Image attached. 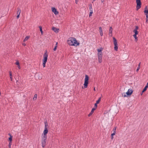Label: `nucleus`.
I'll use <instances>...</instances> for the list:
<instances>
[{
	"mask_svg": "<svg viewBox=\"0 0 148 148\" xmlns=\"http://www.w3.org/2000/svg\"><path fill=\"white\" fill-rule=\"evenodd\" d=\"M67 43L71 46H78L79 44V42L77 41L76 39L74 37H71L69 38L67 41Z\"/></svg>",
	"mask_w": 148,
	"mask_h": 148,
	"instance_id": "obj_1",
	"label": "nucleus"
},
{
	"mask_svg": "<svg viewBox=\"0 0 148 148\" xmlns=\"http://www.w3.org/2000/svg\"><path fill=\"white\" fill-rule=\"evenodd\" d=\"M48 56V53L47 51V50H46L45 51V53L43 55V59H42V65L43 67H45V64L47 61Z\"/></svg>",
	"mask_w": 148,
	"mask_h": 148,
	"instance_id": "obj_2",
	"label": "nucleus"
},
{
	"mask_svg": "<svg viewBox=\"0 0 148 148\" xmlns=\"http://www.w3.org/2000/svg\"><path fill=\"white\" fill-rule=\"evenodd\" d=\"M45 130L43 131V134L42 136H44L45 137H47V134L48 131L47 129V127L48 126L47 123V122H45Z\"/></svg>",
	"mask_w": 148,
	"mask_h": 148,
	"instance_id": "obj_3",
	"label": "nucleus"
},
{
	"mask_svg": "<svg viewBox=\"0 0 148 148\" xmlns=\"http://www.w3.org/2000/svg\"><path fill=\"white\" fill-rule=\"evenodd\" d=\"M47 139V137L42 136L41 144L42 147H44L46 145Z\"/></svg>",
	"mask_w": 148,
	"mask_h": 148,
	"instance_id": "obj_4",
	"label": "nucleus"
},
{
	"mask_svg": "<svg viewBox=\"0 0 148 148\" xmlns=\"http://www.w3.org/2000/svg\"><path fill=\"white\" fill-rule=\"evenodd\" d=\"M89 77L88 76L86 75H85V78L84 80V88H86L88 86V83Z\"/></svg>",
	"mask_w": 148,
	"mask_h": 148,
	"instance_id": "obj_5",
	"label": "nucleus"
},
{
	"mask_svg": "<svg viewBox=\"0 0 148 148\" xmlns=\"http://www.w3.org/2000/svg\"><path fill=\"white\" fill-rule=\"evenodd\" d=\"M136 2L137 4L136 7V10H138L140 8L141 5V2L140 0H136Z\"/></svg>",
	"mask_w": 148,
	"mask_h": 148,
	"instance_id": "obj_6",
	"label": "nucleus"
},
{
	"mask_svg": "<svg viewBox=\"0 0 148 148\" xmlns=\"http://www.w3.org/2000/svg\"><path fill=\"white\" fill-rule=\"evenodd\" d=\"M103 48L101 47L100 49H97V51H98V56H102L103 54L102 51L103 50Z\"/></svg>",
	"mask_w": 148,
	"mask_h": 148,
	"instance_id": "obj_7",
	"label": "nucleus"
},
{
	"mask_svg": "<svg viewBox=\"0 0 148 148\" xmlns=\"http://www.w3.org/2000/svg\"><path fill=\"white\" fill-rule=\"evenodd\" d=\"M52 12H53L55 15H57L59 13L57 11L56 9L55 8H52Z\"/></svg>",
	"mask_w": 148,
	"mask_h": 148,
	"instance_id": "obj_8",
	"label": "nucleus"
},
{
	"mask_svg": "<svg viewBox=\"0 0 148 148\" xmlns=\"http://www.w3.org/2000/svg\"><path fill=\"white\" fill-rule=\"evenodd\" d=\"M133 91L131 89H129L127 92L126 93L127 95H130L132 93Z\"/></svg>",
	"mask_w": 148,
	"mask_h": 148,
	"instance_id": "obj_9",
	"label": "nucleus"
},
{
	"mask_svg": "<svg viewBox=\"0 0 148 148\" xmlns=\"http://www.w3.org/2000/svg\"><path fill=\"white\" fill-rule=\"evenodd\" d=\"M113 31V29L112 27H110V29L109 30V35L110 36H112V32Z\"/></svg>",
	"mask_w": 148,
	"mask_h": 148,
	"instance_id": "obj_10",
	"label": "nucleus"
},
{
	"mask_svg": "<svg viewBox=\"0 0 148 148\" xmlns=\"http://www.w3.org/2000/svg\"><path fill=\"white\" fill-rule=\"evenodd\" d=\"M52 30L56 33H58L59 31V29L57 28L54 27H53L52 28Z\"/></svg>",
	"mask_w": 148,
	"mask_h": 148,
	"instance_id": "obj_11",
	"label": "nucleus"
},
{
	"mask_svg": "<svg viewBox=\"0 0 148 148\" xmlns=\"http://www.w3.org/2000/svg\"><path fill=\"white\" fill-rule=\"evenodd\" d=\"M148 88V82L147 83V84L145 88H144L143 90H142V93L141 94V95H142L143 94V93L145 92V91L146 90H147V88Z\"/></svg>",
	"mask_w": 148,
	"mask_h": 148,
	"instance_id": "obj_12",
	"label": "nucleus"
},
{
	"mask_svg": "<svg viewBox=\"0 0 148 148\" xmlns=\"http://www.w3.org/2000/svg\"><path fill=\"white\" fill-rule=\"evenodd\" d=\"M113 40H114V46H117V41L116 39L114 38H113Z\"/></svg>",
	"mask_w": 148,
	"mask_h": 148,
	"instance_id": "obj_13",
	"label": "nucleus"
},
{
	"mask_svg": "<svg viewBox=\"0 0 148 148\" xmlns=\"http://www.w3.org/2000/svg\"><path fill=\"white\" fill-rule=\"evenodd\" d=\"M95 110V108H92L90 113L88 114V116H90L93 113L94 111Z\"/></svg>",
	"mask_w": 148,
	"mask_h": 148,
	"instance_id": "obj_14",
	"label": "nucleus"
},
{
	"mask_svg": "<svg viewBox=\"0 0 148 148\" xmlns=\"http://www.w3.org/2000/svg\"><path fill=\"white\" fill-rule=\"evenodd\" d=\"M98 62L101 63L102 62V56H98Z\"/></svg>",
	"mask_w": 148,
	"mask_h": 148,
	"instance_id": "obj_15",
	"label": "nucleus"
},
{
	"mask_svg": "<svg viewBox=\"0 0 148 148\" xmlns=\"http://www.w3.org/2000/svg\"><path fill=\"white\" fill-rule=\"evenodd\" d=\"M8 135H10V137L9 138V142H11L12 141V136L11 135V134H9Z\"/></svg>",
	"mask_w": 148,
	"mask_h": 148,
	"instance_id": "obj_16",
	"label": "nucleus"
},
{
	"mask_svg": "<svg viewBox=\"0 0 148 148\" xmlns=\"http://www.w3.org/2000/svg\"><path fill=\"white\" fill-rule=\"evenodd\" d=\"M17 15H20V13L21 12V10L19 8H17Z\"/></svg>",
	"mask_w": 148,
	"mask_h": 148,
	"instance_id": "obj_17",
	"label": "nucleus"
},
{
	"mask_svg": "<svg viewBox=\"0 0 148 148\" xmlns=\"http://www.w3.org/2000/svg\"><path fill=\"white\" fill-rule=\"evenodd\" d=\"M144 12L146 14H148V10L147 9V7L146 6L145 8V10L144 11Z\"/></svg>",
	"mask_w": 148,
	"mask_h": 148,
	"instance_id": "obj_18",
	"label": "nucleus"
},
{
	"mask_svg": "<svg viewBox=\"0 0 148 148\" xmlns=\"http://www.w3.org/2000/svg\"><path fill=\"white\" fill-rule=\"evenodd\" d=\"M39 27L40 29V30L41 32V33L42 35L43 34V33L42 30V27L41 26H39Z\"/></svg>",
	"mask_w": 148,
	"mask_h": 148,
	"instance_id": "obj_19",
	"label": "nucleus"
},
{
	"mask_svg": "<svg viewBox=\"0 0 148 148\" xmlns=\"http://www.w3.org/2000/svg\"><path fill=\"white\" fill-rule=\"evenodd\" d=\"M133 32L134 33V36L137 35L138 33V32L136 30H134Z\"/></svg>",
	"mask_w": 148,
	"mask_h": 148,
	"instance_id": "obj_20",
	"label": "nucleus"
},
{
	"mask_svg": "<svg viewBox=\"0 0 148 148\" xmlns=\"http://www.w3.org/2000/svg\"><path fill=\"white\" fill-rule=\"evenodd\" d=\"M140 62L139 64L138 65V67L137 68V69H136V71L137 72H138L140 68Z\"/></svg>",
	"mask_w": 148,
	"mask_h": 148,
	"instance_id": "obj_21",
	"label": "nucleus"
},
{
	"mask_svg": "<svg viewBox=\"0 0 148 148\" xmlns=\"http://www.w3.org/2000/svg\"><path fill=\"white\" fill-rule=\"evenodd\" d=\"M37 94H35V95H34V97H33V100H36L37 99Z\"/></svg>",
	"mask_w": 148,
	"mask_h": 148,
	"instance_id": "obj_22",
	"label": "nucleus"
},
{
	"mask_svg": "<svg viewBox=\"0 0 148 148\" xmlns=\"http://www.w3.org/2000/svg\"><path fill=\"white\" fill-rule=\"evenodd\" d=\"M29 38V36H27L24 39L23 41L24 42H25Z\"/></svg>",
	"mask_w": 148,
	"mask_h": 148,
	"instance_id": "obj_23",
	"label": "nucleus"
},
{
	"mask_svg": "<svg viewBox=\"0 0 148 148\" xmlns=\"http://www.w3.org/2000/svg\"><path fill=\"white\" fill-rule=\"evenodd\" d=\"M101 97L99 98V99H98L97 101H96V103L97 104L99 103L100 101H101Z\"/></svg>",
	"mask_w": 148,
	"mask_h": 148,
	"instance_id": "obj_24",
	"label": "nucleus"
},
{
	"mask_svg": "<svg viewBox=\"0 0 148 148\" xmlns=\"http://www.w3.org/2000/svg\"><path fill=\"white\" fill-rule=\"evenodd\" d=\"M115 134H114V133H112L111 135V138L112 140L113 139L114 137L113 136L114 135H115Z\"/></svg>",
	"mask_w": 148,
	"mask_h": 148,
	"instance_id": "obj_25",
	"label": "nucleus"
},
{
	"mask_svg": "<svg viewBox=\"0 0 148 148\" xmlns=\"http://www.w3.org/2000/svg\"><path fill=\"white\" fill-rule=\"evenodd\" d=\"M116 127H114L113 129V133H114V134H115L116 132Z\"/></svg>",
	"mask_w": 148,
	"mask_h": 148,
	"instance_id": "obj_26",
	"label": "nucleus"
},
{
	"mask_svg": "<svg viewBox=\"0 0 148 148\" xmlns=\"http://www.w3.org/2000/svg\"><path fill=\"white\" fill-rule=\"evenodd\" d=\"M97 104L95 103L94 105V107L93 108H95V110H96L97 106Z\"/></svg>",
	"mask_w": 148,
	"mask_h": 148,
	"instance_id": "obj_27",
	"label": "nucleus"
},
{
	"mask_svg": "<svg viewBox=\"0 0 148 148\" xmlns=\"http://www.w3.org/2000/svg\"><path fill=\"white\" fill-rule=\"evenodd\" d=\"M12 145V142H9V143L8 144V147L9 148H11V146Z\"/></svg>",
	"mask_w": 148,
	"mask_h": 148,
	"instance_id": "obj_28",
	"label": "nucleus"
},
{
	"mask_svg": "<svg viewBox=\"0 0 148 148\" xmlns=\"http://www.w3.org/2000/svg\"><path fill=\"white\" fill-rule=\"evenodd\" d=\"M99 32H102V29L101 27H99Z\"/></svg>",
	"mask_w": 148,
	"mask_h": 148,
	"instance_id": "obj_29",
	"label": "nucleus"
},
{
	"mask_svg": "<svg viewBox=\"0 0 148 148\" xmlns=\"http://www.w3.org/2000/svg\"><path fill=\"white\" fill-rule=\"evenodd\" d=\"M15 64L16 65H17L20 64L19 62V61L18 60H17L16 61V62L15 63Z\"/></svg>",
	"mask_w": 148,
	"mask_h": 148,
	"instance_id": "obj_30",
	"label": "nucleus"
},
{
	"mask_svg": "<svg viewBox=\"0 0 148 148\" xmlns=\"http://www.w3.org/2000/svg\"><path fill=\"white\" fill-rule=\"evenodd\" d=\"M9 75L10 76V77H12V75L11 71H10L9 72Z\"/></svg>",
	"mask_w": 148,
	"mask_h": 148,
	"instance_id": "obj_31",
	"label": "nucleus"
},
{
	"mask_svg": "<svg viewBox=\"0 0 148 148\" xmlns=\"http://www.w3.org/2000/svg\"><path fill=\"white\" fill-rule=\"evenodd\" d=\"M93 13L92 11H90L89 13V16L90 17L92 15V14Z\"/></svg>",
	"mask_w": 148,
	"mask_h": 148,
	"instance_id": "obj_32",
	"label": "nucleus"
},
{
	"mask_svg": "<svg viewBox=\"0 0 148 148\" xmlns=\"http://www.w3.org/2000/svg\"><path fill=\"white\" fill-rule=\"evenodd\" d=\"M133 36L134 37L135 40H137L138 38L136 36V35L134 36V35Z\"/></svg>",
	"mask_w": 148,
	"mask_h": 148,
	"instance_id": "obj_33",
	"label": "nucleus"
},
{
	"mask_svg": "<svg viewBox=\"0 0 148 148\" xmlns=\"http://www.w3.org/2000/svg\"><path fill=\"white\" fill-rule=\"evenodd\" d=\"M89 9L90 8H92V5L91 4H89Z\"/></svg>",
	"mask_w": 148,
	"mask_h": 148,
	"instance_id": "obj_34",
	"label": "nucleus"
},
{
	"mask_svg": "<svg viewBox=\"0 0 148 148\" xmlns=\"http://www.w3.org/2000/svg\"><path fill=\"white\" fill-rule=\"evenodd\" d=\"M114 49L115 50L117 51L118 49V47H114Z\"/></svg>",
	"mask_w": 148,
	"mask_h": 148,
	"instance_id": "obj_35",
	"label": "nucleus"
},
{
	"mask_svg": "<svg viewBox=\"0 0 148 148\" xmlns=\"http://www.w3.org/2000/svg\"><path fill=\"white\" fill-rule=\"evenodd\" d=\"M138 26H136L135 29L134 30H137L138 29Z\"/></svg>",
	"mask_w": 148,
	"mask_h": 148,
	"instance_id": "obj_36",
	"label": "nucleus"
},
{
	"mask_svg": "<svg viewBox=\"0 0 148 148\" xmlns=\"http://www.w3.org/2000/svg\"><path fill=\"white\" fill-rule=\"evenodd\" d=\"M100 34L101 36H102L103 35V32H100Z\"/></svg>",
	"mask_w": 148,
	"mask_h": 148,
	"instance_id": "obj_37",
	"label": "nucleus"
},
{
	"mask_svg": "<svg viewBox=\"0 0 148 148\" xmlns=\"http://www.w3.org/2000/svg\"><path fill=\"white\" fill-rule=\"evenodd\" d=\"M89 10L90 11H93V9H92V8H90L89 9Z\"/></svg>",
	"mask_w": 148,
	"mask_h": 148,
	"instance_id": "obj_38",
	"label": "nucleus"
},
{
	"mask_svg": "<svg viewBox=\"0 0 148 148\" xmlns=\"http://www.w3.org/2000/svg\"><path fill=\"white\" fill-rule=\"evenodd\" d=\"M57 47H54V48L53 49L54 51H56L57 49Z\"/></svg>",
	"mask_w": 148,
	"mask_h": 148,
	"instance_id": "obj_39",
	"label": "nucleus"
},
{
	"mask_svg": "<svg viewBox=\"0 0 148 148\" xmlns=\"http://www.w3.org/2000/svg\"><path fill=\"white\" fill-rule=\"evenodd\" d=\"M146 22L147 23H148V18H146Z\"/></svg>",
	"mask_w": 148,
	"mask_h": 148,
	"instance_id": "obj_40",
	"label": "nucleus"
},
{
	"mask_svg": "<svg viewBox=\"0 0 148 148\" xmlns=\"http://www.w3.org/2000/svg\"><path fill=\"white\" fill-rule=\"evenodd\" d=\"M18 68L19 69H21V67H20V64L19 65H18Z\"/></svg>",
	"mask_w": 148,
	"mask_h": 148,
	"instance_id": "obj_41",
	"label": "nucleus"
},
{
	"mask_svg": "<svg viewBox=\"0 0 148 148\" xmlns=\"http://www.w3.org/2000/svg\"><path fill=\"white\" fill-rule=\"evenodd\" d=\"M19 16H20V15H17V16H16L17 18H19Z\"/></svg>",
	"mask_w": 148,
	"mask_h": 148,
	"instance_id": "obj_42",
	"label": "nucleus"
},
{
	"mask_svg": "<svg viewBox=\"0 0 148 148\" xmlns=\"http://www.w3.org/2000/svg\"><path fill=\"white\" fill-rule=\"evenodd\" d=\"M75 3L76 4H77V3L78 2V0H75Z\"/></svg>",
	"mask_w": 148,
	"mask_h": 148,
	"instance_id": "obj_43",
	"label": "nucleus"
},
{
	"mask_svg": "<svg viewBox=\"0 0 148 148\" xmlns=\"http://www.w3.org/2000/svg\"><path fill=\"white\" fill-rule=\"evenodd\" d=\"M122 97H126V95L125 94L124 95H122Z\"/></svg>",
	"mask_w": 148,
	"mask_h": 148,
	"instance_id": "obj_44",
	"label": "nucleus"
},
{
	"mask_svg": "<svg viewBox=\"0 0 148 148\" xmlns=\"http://www.w3.org/2000/svg\"><path fill=\"white\" fill-rule=\"evenodd\" d=\"M58 46V42H57L56 43V44L55 45V46Z\"/></svg>",
	"mask_w": 148,
	"mask_h": 148,
	"instance_id": "obj_45",
	"label": "nucleus"
},
{
	"mask_svg": "<svg viewBox=\"0 0 148 148\" xmlns=\"http://www.w3.org/2000/svg\"><path fill=\"white\" fill-rule=\"evenodd\" d=\"M146 15V18H148V14H145Z\"/></svg>",
	"mask_w": 148,
	"mask_h": 148,
	"instance_id": "obj_46",
	"label": "nucleus"
},
{
	"mask_svg": "<svg viewBox=\"0 0 148 148\" xmlns=\"http://www.w3.org/2000/svg\"><path fill=\"white\" fill-rule=\"evenodd\" d=\"M10 77V80L11 81H12V77Z\"/></svg>",
	"mask_w": 148,
	"mask_h": 148,
	"instance_id": "obj_47",
	"label": "nucleus"
},
{
	"mask_svg": "<svg viewBox=\"0 0 148 148\" xmlns=\"http://www.w3.org/2000/svg\"><path fill=\"white\" fill-rule=\"evenodd\" d=\"M101 1L102 3H103L104 1V0H101Z\"/></svg>",
	"mask_w": 148,
	"mask_h": 148,
	"instance_id": "obj_48",
	"label": "nucleus"
},
{
	"mask_svg": "<svg viewBox=\"0 0 148 148\" xmlns=\"http://www.w3.org/2000/svg\"><path fill=\"white\" fill-rule=\"evenodd\" d=\"M94 90L95 91V88H94Z\"/></svg>",
	"mask_w": 148,
	"mask_h": 148,
	"instance_id": "obj_49",
	"label": "nucleus"
},
{
	"mask_svg": "<svg viewBox=\"0 0 148 148\" xmlns=\"http://www.w3.org/2000/svg\"><path fill=\"white\" fill-rule=\"evenodd\" d=\"M94 1H93V0L92 1V3H93Z\"/></svg>",
	"mask_w": 148,
	"mask_h": 148,
	"instance_id": "obj_50",
	"label": "nucleus"
}]
</instances>
